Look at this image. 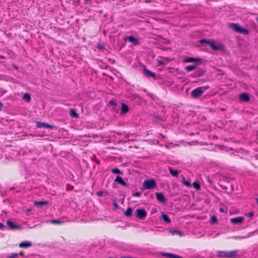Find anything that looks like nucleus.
<instances>
[{"instance_id":"nucleus-20","label":"nucleus","mask_w":258,"mask_h":258,"mask_svg":"<svg viewBox=\"0 0 258 258\" xmlns=\"http://www.w3.org/2000/svg\"><path fill=\"white\" fill-rule=\"evenodd\" d=\"M169 171L171 174L173 176H177L178 175V171L177 170H174L171 168H169Z\"/></svg>"},{"instance_id":"nucleus-21","label":"nucleus","mask_w":258,"mask_h":258,"mask_svg":"<svg viewBox=\"0 0 258 258\" xmlns=\"http://www.w3.org/2000/svg\"><path fill=\"white\" fill-rule=\"evenodd\" d=\"M132 212H133V210H132V208L129 207L127 209L126 211L124 212V214L126 216H131Z\"/></svg>"},{"instance_id":"nucleus-25","label":"nucleus","mask_w":258,"mask_h":258,"mask_svg":"<svg viewBox=\"0 0 258 258\" xmlns=\"http://www.w3.org/2000/svg\"><path fill=\"white\" fill-rule=\"evenodd\" d=\"M70 114L72 116L74 117H77L78 116V114L76 113V112L74 110H70Z\"/></svg>"},{"instance_id":"nucleus-16","label":"nucleus","mask_w":258,"mask_h":258,"mask_svg":"<svg viewBox=\"0 0 258 258\" xmlns=\"http://www.w3.org/2000/svg\"><path fill=\"white\" fill-rule=\"evenodd\" d=\"M128 111V108L127 106L124 103L122 104L121 110V113H123V114L127 112Z\"/></svg>"},{"instance_id":"nucleus-3","label":"nucleus","mask_w":258,"mask_h":258,"mask_svg":"<svg viewBox=\"0 0 258 258\" xmlns=\"http://www.w3.org/2000/svg\"><path fill=\"white\" fill-rule=\"evenodd\" d=\"M156 185V182L153 179L146 180L143 183V189H147L153 188Z\"/></svg>"},{"instance_id":"nucleus-36","label":"nucleus","mask_w":258,"mask_h":258,"mask_svg":"<svg viewBox=\"0 0 258 258\" xmlns=\"http://www.w3.org/2000/svg\"><path fill=\"white\" fill-rule=\"evenodd\" d=\"M140 195H141V193L139 192H136L133 195V196H135V197H139V196H140Z\"/></svg>"},{"instance_id":"nucleus-11","label":"nucleus","mask_w":258,"mask_h":258,"mask_svg":"<svg viewBox=\"0 0 258 258\" xmlns=\"http://www.w3.org/2000/svg\"><path fill=\"white\" fill-rule=\"evenodd\" d=\"M32 245V243L31 242L26 241L22 242H21L19 244V247L21 248H27L30 247Z\"/></svg>"},{"instance_id":"nucleus-24","label":"nucleus","mask_w":258,"mask_h":258,"mask_svg":"<svg viewBox=\"0 0 258 258\" xmlns=\"http://www.w3.org/2000/svg\"><path fill=\"white\" fill-rule=\"evenodd\" d=\"M23 99L26 100L27 101L29 102L30 100V96L29 94L25 93L24 95Z\"/></svg>"},{"instance_id":"nucleus-12","label":"nucleus","mask_w":258,"mask_h":258,"mask_svg":"<svg viewBox=\"0 0 258 258\" xmlns=\"http://www.w3.org/2000/svg\"><path fill=\"white\" fill-rule=\"evenodd\" d=\"M125 39L129 41L130 42L134 43L135 44H138L139 42L138 40L135 38L134 36H129L125 38Z\"/></svg>"},{"instance_id":"nucleus-33","label":"nucleus","mask_w":258,"mask_h":258,"mask_svg":"<svg viewBox=\"0 0 258 258\" xmlns=\"http://www.w3.org/2000/svg\"><path fill=\"white\" fill-rule=\"evenodd\" d=\"M96 195L99 197L102 196L103 195V192L102 191H99L96 192Z\"/></svg>"},{"instance_id":"nucleus-10","label":"nucleus","mask_w":258,"mask_h":258,"mask_svg":"<svg viewBox=\"0 0 258 258\" xmlns=\"http://www.w3.org/2000/svg\"><path fill=\"white\" fill-rule=\"evenodd\" d=\"M36 123H37V127H39V128H40V127H45V128H51L53 127V126H52V125H51L50 124H48L47 123H46L37 122Z\"/></svg>"},{"instance_id":"nucleus-30","label":"nucleus","mask_w":258,"mask_h":258,"mask_svg":"<svg viewBox=\"0 0 258 258\" xmlns=\"http://www.w3.org/2000/svg\"><path fill=\"white\" fill-rule=\"evenodd\" d=\"M171 233H172V235L178 234V235H179L180 236L182 235L181 232L180 231H176V230L171 231Z\"/></svg>"},{"instance_id":"nucleus-31","label":"nucleus","mask_w":258,"mask_h":258,"mask_svg":"<svg viewBox=\"0 0 258 258\" xmlns=\"http://www.w3.org/2000/svg\"><path fill=\"white\" fill-rule=\"evenodd\" d=\"M112 172L115 174H120V171L117 168H114L112 169Z\"/></svg>"},{"instance_id":"nucleus-18","label":"nucleus","mask_w":258,"mask_h":258,"mask_svg":"<svg viewBox=\"0 0 258 258\" xmlns=\"http://www.w3.org/2000/svg\"><path fill=\"white\" fill-rule=\"evenodd\" d=\"M161 217L165 222H167L168 223H170L171 222L170 219L166 214L162 213L161 215Z\"/></svg>"},{"instance_id":"nucleus-2","label":"nucleus","mask_w":258,"mask_h":258,"mask_svg":"<svg viewBox=\"0 0 258 258\" xmlns=\"http://www.w3.org/2000/svg\"><path fill=\"white\" fill-rule=\"evenodd\" d=\"M230 27L235 31L238 32L240 33H242L244 34H248V30L241 27L237 24H231L230 25Z\"/></svg>"},{"instance_id":"nucleus-26","label":"nucleus","mask_w":258,"mask_h":258,"mask_svg":"<svg viewBox=\"0 0 258 258\" xmlns=\"http://www.w3.org/2000/svg\"><path fill=\"white\" fill-rule=\"evenodd\" d=\"M213 40L212 39H209V40H205L203 39L201 40V43H206L207 44H209L210 46V42H213Z\"/></svg>"},{"instance_id":"nucleus-38","label":"nucleus","mask_w":258,"mask_h":258,"mask_svg":"<svg viewBox=\"0 0 258 258\" xmlns=\"http://www.w3.org/2000/svg\"><path fill=\"white\" fill-rule=\"evenodd\" d=\"M4 227V225L0 222V228L3 229Z\"/></svg>"},{"instance_id":"nucleus-40","label":"nucleus","mask_w":258,"mask_h":258,"mask_svg":"<svg viewBox=\"0 0 258 258\" xmlns=\"http://www.w3.org/2000/svg\"><path fill=\"white\" fill-rule=\"evenodd\" d=\"M28 212H30L31 211V210L30 209H29L27 210Z\"/></svg>"},{"instance_id":"nucleus-42","label":"nucleus","mask_w":258,"mask_h":258,"mask_svg":"<svg viewBox=\"0 0 258 258\" xmlns=\"http://www.w3.org/2000/svg\"><path fill=\"white\" fill-rule=\"evenodd\" d=\"M256 20L258 21V18L256 19Z\"/></svg>"},{"instance_id":"nucleus-35","label":"nucleus","mask_w":258,"mask_h":258,"mask_svg":"<svg viewBox=\"0 0 258 258\" xmlns=\"http://www.w3.org/2000/svg\"><path fill=\"white\" fill-rule=\"evenodd\" d=\"M217 221V218L215 216H213L212 217V223H214L215 222H216Z\"/></svg>"},{"instance_id":"nucleus-27","label":"nucleus","mask_w":258,"mask_h":258,"mask_svg":"<svg viewBox=\"0 0 258 258\" xmlns=\"http://www.w3.org/2000/svg\"><path fill=\"white\" fill-rule=\"evenodd\" d=\"M193 186L197 189L199 190L200 189V185L197 182H194L192 183Z\"/></svg>"},{"instance_id":"nucleus-34","label":"nucleus","mask_w":258,"mask_h":258,"mask_svg":"<svg viewBox=\"0 0 258 258\" xmlns=\"http://www.w3.org/2000/svg\"><path fill=\"white\" fill-rule=\"evenodd\" d=\"M245 215L247 217H251L253 216V213L252 212L247 213L245 214Z\"/></svg>"},{"instance_id":"nucleus-5","label":"nucleus","mask_w":258,"mask_h":258,"mask_svg":"<svg viewBox=\"0 0 258 258\" xmlns=\"http://www.w3.org/2000/svg\"><path fill=\"white\" fill-rule=\"evenodd\" d=\"M210 46L214 50H222L224 48V46L222 44L216 43L214 41L210 42Z\"/></svg>"},{"instance_id":"nucleus-19","label":"nucleus","mask_w":258,"mask_h":258,"mask_svg":"<svg viewBox=\"0 0 258 258\" xmlns=\"http://www.w3.org/2000/svg\"><path fill=\"white\" fill-rule=\"evenodd\" d=\"M197 65L188 66L185 67V69L187 71L190 72V71H191L196 69L197 68Z\"/></svg>"},{"instance_id":"nucleus-29","label":"nucleus","mask_w":258,"mask_h":258,"mask_svg":"<svg viewBox=\"0 0 258 258\" xmlns=\"http://www.w3.org/2000/svg\"><path fill=\"white\" fill-rule=\"evenodd\" d=\"M183 183L184 185H185L187 187H190L191 185L190 181L185 180V179L183 180Z\"/></svg>"},{"instance_id":"nucleus-17","label":"nucleus","mask_w":258,"mask_h":258,"mask_svg":"<svg viewBox=\"0 0 258 258\" xmlns=\"http://www.w3.org/2000/svg\"><path fill=\"white\" fill-rule=\"evenodd\" d=\"M115 181L117 182H118V183L121 184V185H125V182L123 181V179L121 177L119 176H117L115 179Z\"/></svg>"},{"instance_id":"nucleus-32","label":"nucleus","mask_w":258,"mask_h":258,"mask_svg":"<svg viewBox=\"0 0 258 258\" xmlns=\"http://www.w3.org/2000/svg\"><path fill=\"white\" fill-rule=\"evenodd\" d=\"M51 223L52 224H58L62 223V222L61 221H58V220H51Z\"/></svg>"},{"instance_id":"nucleus-39","label":"nucleus","mask_w":258,"mask_h":258,"mask_svg":"<svg viewBox=\"0 0 258 258\" xmlns=\"http://www.w3.org/2000/svg\"><path fill=\"white\" fill-rule=\"evenodd\" d=\"M19 255H23V252H21L20 253H18Z\"/></svg>"},{"instance_id":"nucleus-8","label":"nucleus","mask_w":258,"mask_h":258,"mask_svg":"<svg viewBox=\"0 0 258 258\" xmlns=\"http://www.w3.org/2000/svg\"><path fill=\"white\" fill-rule=\"evenodd\" d=\"M201 59L199 58H195V57H187L184 59V62H197L200 61Z\"/></svg>"},{"instance_id":"nucleus-13","label":"nucleus","mask_w":258,"mask_h":258,"mask_svg":"<svg viewBox=\"0 0 258 258\" xmlns=\"http://www.w3.org/2000/svg\"><path fill=\"white\" fill-rule=\"evenodd\" d=\"M156 198L157 199L161 202H164L165 200L164 197L162 193L160 192H157L156 194Z\"/></svg>"},{"instance_id":"nucleus-41","label":"nucleus","mask_w":258,"mask_h":258,"mask_svg":"<svg viewBox=\"0 0 258 258\" xmlns=\"http://www.w3.org/2000/svg\"><path fill=\"white\" fill-rule=\"evenodd\" d=\"M256 202L258 203V199H256Z\"/></svg>"},{"instance_id":"nucleus-28","label":"nucleus","mask_w":258,"mask_h":258,"mask_svg":"<svg viewBox=\"0 0 258 258\" xmlns=\"http://www.w3.org/2000/svg\"><path fill=\"white\" fill-rule=\"evenodd\" d=\"M19 254L16 253H12L9 256H8V258H17Z\"/></svg>"},{"instance_id":"nucleus-23","label":"nucleus","mask_w":258,"mask_h":258,"mask_svg":"<svg viewBox=\"0 0 258 258\" xmlns=\"http://www.w3.org/2000/svg\"><path fill=\"white\" fill-rule=\"evenodd\" d=\"M236 254L235 251H229L227 252V256L226 257H233L235 256Z\"/></svg>"},{"instance_id":"nucleus-7","label":"nucleus","mask_w":258,"mask_h":258,"mask_svg":"<svg viewBox=\"0 0 258 258\" xmlns=\"http://www.w3.org/2000/svg\"><path fill=\"white\" fill-rule=\"evenodd\" d=\"M244 220V218L242 217H238L230 219V221L233 224H240L242 223Z\"/></svg>"},{"instance_id":"nucleus-1","label":"nucleus","mask_w":258,"mask_h":258,"mask_svg":"<svg viewBox=\"0 0 258 258\" xmlns=\"http://www.w3.org/2000/svg\"><path fill=\"white\" fill-rule=\"evenodd\" d=\"M208 88H209L208 87H205V86L197 88L194 89L191 92V95L193 98H199L202 95V94H203L204 91L205 90H206V89H207Z\"/></svg>"},{"instance_id":"nucleus-37","label":"nucleus","mask_w":258,"mask_h":258,"mask_svg":"<svg viewBox=\"0 0 258 258\" xmlns=\"http://www.w3.org/2000/svg\"><path fill=\"white\" fill-rule=\"evenodd\" d=\"M157 61H158L159 66H161V65L163 64V62L162 61L158 60Z\"/></svg>"},{"instance_id":"nucleus-14","label":"nucleus","mask_w":258,"mask_h":258,"mask_svg":"<svg viewBox=\"0 0 258 258\" xmlns=\"http://www.w3.org/2000/svg\"><path fill=\"white\" fill-rule=\"evenodd\" d=\"M144 73L148 77H155V74L153 72L149 71L148 70H147L146 69H144Z\"/></svg>"},{"instance_id":"nucleus-9","label":"nucleus","mask_w":258,"mask_h":258,"mask_svg":"<svg viewBox=\"0 0 258 258\" xmlns=\"http://www.w3.org/2000/svg\"><path fill=\"white\" fill-rule=\"evenodd\" d=\"M239 99L241 101L247 102L249 100V97L247 94L242 93L239 95Z\"/></svg>"},{"instance_id":"nucleus-15","label":"nucleus","mask_w":258,"mask_h":258,"mask_svg":"<svg viewBox=\"0 0 258 258\" xmlns=\"http://www.w3.org/2000/svg\"><path fill=\"white\" fill-rule=\"evenodd\" d=\"M34 204L36 206L46 205L48 204V202H47V201H39V202L34 201Z\"/></svg>"},{"instance_id":"nucleus-6","label":"nucleus","mask_w":258,"mask_h":258,"mask_svg":"<svg viewBox=\"0 0 258 258\" xmlns=\"http://www.w3.org/2000/svg\"><path fill=\"white\" fill-rule=\"evenodd\" d=\"M7 224L11 229H21V226L19 225L15 224L14 222H13L10 220H8L7 222Z\"/></svg>"},{"instance_id":"nucleus-4","label":"nucleus","mask_w":258,"mask_h":258,"mask_svg":"<svg viewBox=\"0 0 258 258\" xmlns=\"http://www.w3.org/2000/svg\"><path fill=\"white\" fill-rule=\"evenodd\" d=\"M136 217L141 220H144L146 218L147 213L144 209H137L135 211Z\"/></svg>"},{"instance_id":"nucleus-22","label":"nucleus","mask_w":258,"mask_h":258,"mask_svg":"<svg viewBox=\"0 0 258 258\" xmlns=\"http://www.w3.org/2000/svg\"><path fill=\"white\" fill-rule=\"evenodd\" d=\"M218 255L220 257H226L227 252L226 251H218Z\"/></svg>"}]
</instances>
